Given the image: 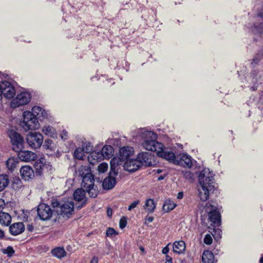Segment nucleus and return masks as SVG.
Segmentation results:
<instances>
[{"label": "nucleus", "instance_id": "nucleus-51", "mask_svg": "<svg viewBox=\"0 0 263 263\" xmlns=\"http://www.w3.org/2000/svg\"><path fill=\"white\" fill-rule=\"evenodd\" d=\"M213 232H214V233L212 234L214 237L218 238V236H219V237H221L220 235V233L221 232V231L220 230H219V229H216L215 228H214Z\"/></svg>", "mask_w": 263, "mask_h": 263}, {"label": "nucleus", "instance_id": "nucleus-50", "mask_svg": "<svg viewBox=\"0 0 263 263\" xmlns=\"http://www.w3.org/2000/svg\"><path fill=\"white\" fill-rule=\"evenodd\" d=\"M61 138L62 140H66L68 139V133L65 129H64L62 131L61 134Z\"/></svg>", "mask_w": 263, "mask_h": 263}, {"label": "nucleus", "instance_id": "nucleus-22", "mask_svg": "<svg viewBox=\"0 0 263 263\" xmlns=\"http://www.w3.org/2000/svg\"><path fill=\"white\" fill-rule=\"evenodd\" d=\"M202 261L203 263H215L213 253L210 250L204 251L202 254Z\"/></svg>", "mask_w": 263, "mask_h": 263}, {"label": "nucleus", "instance_id": "nucleus-16", "mask_svg": "<svg viewBox=\"0 0 263 263\" xmlns=\"http://www.w3.org/2000/svg\"><path fill=\"white\" fill-rule=\"evenodd\" d=\"M113 175H110L109 173L108 177H106L102 183L103 189L108 190L114 187L117 183L116 177Z\"/></svg>", "mask_w": 263, "mask_h": 263}, {"label": "nucleus", "instance_id": "nucleus-6", "mask_svg": "<svg viewBox=\"0 0 263 263\" xmlns=\"http://www.w3.org/2000/svg\"><path fill=\"white\" fill-rule=\"evenodd\" d=\"M31 99V95L27 92H22L18 94L15 98L13 99L10 106L12 108H17L20 106L28 104Z\"/></svg>", "mask_w": 263, "mask_h": 263}, {"label": "nucleus", "instance_id": "nucleus-5", "mask_svg": "<svg viewBox=\"0 0 263 263\" xmlns=\"http://www.w3.org/2000/svg\"><path fill=\"white\" fill-rule=\"evenodd\" d=\"M15 94L14 87L8 81H3L0 83V100L3 95L7 99H12Z\"/></svg>", "mask_w": 263, "mask_h": 263}, {"label": "nucleus", "instance_id": "nucleus-2", "mask_svg": "<svg viewBox=\"0 0 263 263\" xmlns=\"http://www.w3.org/2000/svg\"><path fill=\"white\" fill-rule=\"evenodd\" d=\"M198 181L201 185L202 191H200L199 197L202 201H206L211 193H213L215 182L213 176L205 170L201 171L198 176Z\"/></svg>", "mask_w": 263, "mask_h": 263}, {"label": "nucleus", "instance_id": "nucleus-48", "mask_svg": "<svg viewBox=\"0 0 263 263\" xmlns=\"http://www.w3.org/2000/svg\"><path fill=\"white\" fill-rule=\"evenodd\" d=\"M3 253L7 254L9 256H11L14 253V250L12 247L8 246Z\"/></svg>", "mask_w": 263, "mask_h": 263}, {"label": "nucleus", "instance_id": "nucleus-11", "mask_svg": "<svg viewBox=\"0 0 263 263\" xmlns=\"http://www.w3.org/2000/svg\"><path fill=\"white\" fill-rule=\"evenodd\" d=\"M137 158L141 162V166H151L156 164L155 156L150 153L141 152L138 155Z\"/></svg>", "mask_w": 263, "mask_h": 263}, {"label": "nucleus", "instance_id": "nucleus-13", "mask_svg": "<svg viewBox=\"0 0 263 263\" xmlns=\"http://www.w3.org/2000/svg\"><path fill=\"white\" fill-rule=\"evenodd\" d=\"M123 164L124 169L131 173L137 171L142 166L141 162H139V160L137 158L135 159L130 158Z\"/></svg>", "mask_w": 263, "mask_h": 263}, {"label": "nucleus", "instance_id": "nucleus-9", "mask_svg": "<svg viewBox=\"0 0 263 263\" xmlns=\"http://www.w3.org/2000/svg\"><path fill=\"white\" fill-rule=\"evenodd\" d=\"M48 113L47 111L40 106L34 105V130L38 129L40 127V124L38 120L43 121L47 119Z\"/></svg>", "mask_w": 263, "mask_h": 263}, {"label": "nucleus", "instance_id": "nucleus-64", "mask_svg": "<svg viewBox=\"0 0 263 263\" xmlns=\"http://www.w3.org/2000/svg\"><path fill=\"white\" fill-rule=\"evenodd\" d=\"M165 176H166V175H161V176H159V177H158L157 180H158V181L162 180H163V179H164V178H165Z\"/></svg>", "mask_w": 263, "mask_h": 263}, {"label": "nucleus", "instance_id": "nucleus-19", "mask_svg": "<svg viewBox=\"0 0 263 263\" xmlns=\"http://www.w3.org/2000/svg\"><path fill=\"white\" fill-rule=\"evenodd\" d=\"M20 174L23 179L25 181H29L32 179L33 169L31 166L25 165L22 166L20 169Z\"/></svg>", "mask_w": 263, "mask_h": 263}, {"label": "nucleus", "instance_id": "nucleus-56", "mask_svg": "<svg viewBox=\"0 0 263 263\" xmlns=\"http://www.w3.org/2000/svg\"><path fill=\"white\" fill-rule=\"evenodd\" d=\"M165 260H166V261L165 263H173L172 258L171 256H169L168 255H166L165 256Z\"/></svg>", "mask_w": 263, "mask_h": 263}, {"label": "nucleus", "instance_id": "nucleus-54", "mask_svg": "<svg viewBox=\"0 0 263 263\" xmlns=\"http://www.w3.org/2000/svg\"><path fill=\"white\" fill-rule=\"evenodd\" d=\"M169 252V248H168V245H166L165 247H164L162 250V253L164 254H165L166 255H167V254Z\"/></svg>", "mask_w": 263, "mask_h": 263}, {"label": "nucleus", "instance_id": "nucleus-14", "mask_svg": "<svg viewBox=\"0 0 263 263\" xmlns=\"http://www.w3.org/2000/svg\"><path fill=\"white\" fill-rule=\"evenodd\" d=\"M177 162L178 163L176 165H180L184 167L191 168L193 166L192 158L186 154H182L178 156Z\"/></svg>", "mask_w": 263, "mask_h": 263}, {"label": "nucleus", "instance_id": "nucleus-20", "mask_svg": "<svg viewBox=\"0 0 263 263\" xmlns=\"http://www.w3.org/2000/svg\"><path fill=\"white\" fill-rule=\"evenodd\" d=\"M82 178L81 185L83 187L86 188L87 186H94L95 178L94 176L91 173L84 176Z\"/></svg>", "mask_w": 263, "mask_h": 263}, {"label": "nucleus", "instance_id": "nucleus-59", "mask_svg": "<svg viewBox=\"0 0 263 263\" xmlns=\"http://www.w3.org/2000/svg\"><path fill=\"white\" fill-rule=\"evenodd\" d=\"M5 205V202L3 199L0 198V211L2 210Z\"/></svg>", "mask_w": 263, "mask_h": 263}, {"label": "nucleus", "instance_id": "nucleus-4", "mask_svg": "<svg viewBox=\"0 0 263 263\" xmlns=\"http://www.w3.org/2000/svg\"><path fill=\"white\" fill-rule=\"evenodd\" d=\"M20 126L27 132L30 130L27 135L26 139L29 144L32 146L33 141L31 139L33 138V131L32 126L33 125V113L29 111H25L23 114V120L21 122Z\"/></svg>", "mask_w": 263, "mask_h": 263}, {"label": "nucleus", "instance_id": "nucleus-8", "mask_svg": "<svg viewBox=\"0 0 263 263\" xmlns=\"http://www.w3.org/2000/svg\"><path fill=\"white\" fill-rule=\"evenodd\" d=\"M36 211L39 218L44 221L50 219L53 213L50 206L44 203L40 204Z\"/></svg>", "mask_w": 263, "mask_h": 263}, {"label": "nucleus", "instance_id": "nucleus-63", "mask_svg": "<svg viewBox=\"0 0 263 263\" xmlns=\"http://www.w3.org/2000/svg\"><path fill=\"white\" fill-rule=\"evenodd\" d=\"M183 193L182 192H180L178 193V195H177V198L178 199H182L183 198Z\"/></svg>", "mask_w": 263, "mask_h": 263}, {"label": "nucleus", "instance_id": "nucleus-17", "mask_svg": "<svg viewBox=\"0 0 263 263\" xmlns=\"http://www.w3.org/2000/svg\"><path fill=\"white\" fill-rule=\"evenodd\" d=\"M9 230L12 235L16 236L25 231V226L23 222H15L9 226Z\"/></svg>", "mask_w": 263, "mask_h": 263}, {"label": "nucleus", "instance_id": "nucleus-39", "mask_svg": "<svg viewBox=\"0 0 263 263\" xmlns=\"http://www.w3.org/2000/svg\"><path fill=\"white\" fill-rule=\"evenodd\" d=\"M31 211L28 210H23V213L21 215V218L22 219L24 222H27L29 221V217L30 215V213Z\"/></svg>", "mask_w": 263, "mask_h": 263}, {"label": "nucleus", "instance_id": "nucleus-31", "mask_svg": "<svg viewBox=\"0 0 263 263\" xmlns=\"http://www.w3.org/2000/svg\"><path fill=\"white\" fill-rule=\"evenodd\" d=\"M9 183V177L6 174L0 175V192L3 191Z\"/></svg>", "mask_w": 263, "mask_h": 263}, {"label": "nucleus", "instance_id": "nucleus-62", "mask_svg": "<svg viewBox=\"0 0 263 263\" xmlns=\"http://www.w3.org/2000/svg\"><path fill=\"white\" fill-rule=\"evenodd\" d=\"M90 263H98V258L97 257H93L90 261Z\"/></svg>", "mask_w": 263, "mask_h": 263}, {"label": "nucleus", "instance_id": "nucleus-49", "mask_svg": "<svg viewBox=\"0 0 263 263\" xmlns=\"http://www.w3.org/2000/svg\"><path fill=\"white\" fill-rule=\"evenodd\" d=\"M140 203L139 200H136L133 202L128 207V210L131 211L132 210L135 208L137 205Z\"/></svg>", "mask_w": 263, "mask_h": 263}, {"label": "nucleus", "instance_id": "nucleus-38", "mask_svg": "<svg viewBox=\"0 0 263 263\" xmlns=\"http://www.w3.org/2000/svg\"><path fill=\"white\" fill-rule=\"evenodd\" d=\"M94 186H87L84 188L86 191L88 192L89 196L91 198H95L98 195V191L93 189Z\"/></svg>", "mask_w": 263, "mask_h": 263}, {"label": "nucleus", "instance_id": "nucleus-45", "mask_svg": "<svg viewBox=\"0 0 263 263\" xmlns=\"http://www.w3.org/2000/svg\"><path fill=\"white\" fill-rule=\"evenodd\" d=\"M262 57V54L260 53H257L254 58L252 59V62H251V65L254 66L255 65H256L260 61Z\"/></svg>", "mask_w": 263, "mask_h": 263}, {"label": "nucleus", "instance_id": "nucleus-57", "mask_svg": "<svg viewBox=\"0 0 263 263\" xmlns=\"http://www.w3.org/2000/svg\"><path fill=\"white\" fill-rule=\"evenodd\" d=\"M184 177L186 178H192V173L189 172V171H187V172H185L184 173Z\"/></svg>", "mask_w": 263, "mask_h": 263}, {"label": "nucleus", "instance_id": "nucleus-33", "mask_svg": "<svg viewBox=\"0 0 263 263\" xmlns=\"http://www.w3.org/2000/svg\"><path fill=\"white\" fill-rule=\"evenodd\" d=\"M18 161L17 158H10L6 161V166L9 170L13 171L16 168Z\"/></svg>", "mask_w": 263, "mask_h": 263}, {"label": "nucleus", "instance_id": "nucleus-37", "mask_svg": "<svg viewBox=\"0 0 263 263\" xmlns=\"http://www.w3.org/2000/svg\"><path fill=\"white\" fill-rule=\"evenodd\" d=\"M83 152L82 148H76L74 151V157L78 160L83 159Z\"/></svg>", "mask_w": 263, "mask_h": 263}, {"label": "nucleus", "instance_id": "nucleus-7", "mask_svg": "<svg viewBox=\"0 0 263 263\" xmlns=\"http://www.w3.org/2000/svg\"><path fill=\"white\" fill-rule=\"evenodd\" d=\"M9 137L12 144V149L16 152L21 151L23 148L24 139L17 133L12 130L10 132Z\"/></svg>", "mask_w": 263, "mask_h": 263}, {"label": "nucleus", "instance_id": "nucleus-35", "mask_svg": "<svg viewBox=\"0 0 263 263\" xmlns=\"http://www.w3.org/2000/svg\"><path fill=\"white\" fill-rule=\"evenodd\" d=\"M22 186V181L19 177H14L12 181V187L14 190H18Z\"/></svg>", "mask_w": 263, "mask_h": 263}, {"label": "nucleus", "instance_id": "nucleus-40", "mask_svg": "<svg viewBox=\"0 0 263 263\" xmlns=\"http://www.w3.org/2000/svg\"><path fill=\"white\" fill-rule=\"evenodd\" d=\"M205 212L208 213H209L215 210H218L216 206L213 205L211 202H208L206 203L205 206Z\"/></svg>", "mask_w": 263, "mask_h": 263}, {"label": "nucleus", "instance_id": "nucleus-47", "mask_svg": "<svg viewBox=\"0 0 263 263\" xmlns=\"http://www.w3.org/2000/svg\"><path fill=\"white\" fill-rule=\"evenodd\" d=\"M203 242L205 244L208 245L212 244L213 242V239L211 236L209 234H207L205 235L203 239Z\"/></svg>", "mask_w": 263, "mask_h": 263}, {"label": "nucleus", "instance_id": "nucleus-46", "mask_svg": "<svg viewBox=\"0 0 263 263\" xmlns=\"http://www.w3.org/2000/svg\"><path fill=\"white\" fill-rule=\"evenodd\" d=\"M127 225V218L125 216H123L119 221V227L121 229H123Z\"/></svg>", "mask_w": 263, "mask_h": 263}, {"label": "nucleus", "instance_id": "nucleus-18", "mask_svg": "<svg viewBox=\"0 0 263 263\" xmlns=\"http://www.w3.org/2000/svg\"><path fill=\"white\" fill-rule=\"evenodd\" d=\"M123 163L120 162L118 158L114 157L110 162V175L117 176L118 174L119 166L122 165Z\"/></svg>", "mask_w": 263, "mask_h": 263}, {"label": "nucleus", "instance_id": "nucleus-60", "mask_svg": "<svg viewBox=\"0 0 263 263\" xmlns=\"http://www.w3.org/2000/svg\"><path fill=\"white\" fill-rule=\"evenodd\" d=\"M154 220V217L152 216H146V221L148 223L152 222Z\"/></svg>", "mask_w": 263, "mask_h": 263}, {"label": "nucleus", "instance_id": "nucleus-58", "mask_svg": "<svg viewBox=\"0 0 263 263\" xmlns=\"http://www.w3.org/2000/svg\"><path fill=\"white\" fill-rule=\"evenodd\" d=\"M112 214V209L110 207H108L107 209V215L108 217H111Z\"/></svg>", "mask_w": 263, "mask_h": 263}, {"label": "nucleus", "instance_id": "nucleus-36", "mask_svg": "<svg viewBox=\"0 0 263 263\" xmlns=\"http://www.w3.org/2000/svg\"><path fill=\"white\" fill-rule=\"evenodd\" d=\"M82 149L85 153H89L92 151L93 146L90 142H86L82 144Z\"/></svg>", "mask_w": 263, "mask_h": 263}, {"label": "nucleus", "instance_id": "nucleus-34", "mask_svg": "<svg viewBox=\"0 0 263 263\" xmlns=\"http://www.w3.org/2000/svg\"><path fill=\"white\" fill-rule=\"evenodd\" d=\"M76 172L81 177H83L91 173L90 167L89 165H82Z\"/></svg>", "mask_w": 263, "mask_h": 263}, {"label": "nucleus", "instance_id": "nucleus-32", "mask_svg": "<svg viewBox=\"0 0 263 263\" xmlns=\"http://www.w3.org/2000/svg\"><path fill=\"white\" fill-rule=\"evenodd\" d=\"M176 206V204L170 199L166 200L163 203L162 210L164 212H168L173 210Z\"/></svg>", "mask_w": 263, "mask_h": 263}, {"label": "nucleus", "instance_id": "nucleus-42", "mask_svg": "<svg viewBox=\"0 0 263 263\" xmlns=\"http://www.w3.org/2000/svg\"><path fill=\"white\" fill-rule=\"evenodd\" d=\"M118 234V232L116 231L114 228H108L106 232V235L109 237H112Z\"/></svg>", "mask_w": 263, "mask_h": 263}, {"label": "nucleus", "instance_id": "nucleus-15", "mask_svg": "<svg viewBox=\"0 0 263 263\" xmlns=\"http://www.w3.org/2000/svg\"><path fill=\"white\" fill-rule=\"evenodd\" d=\"M209 214V220L211 222V225L214 227L221 225V215L218 210L213 211Z\"/></svg>", "mask_w": 263, "mask_h": 263}, {"label": "nucleus", "instance_id": "nucleus-55", "mask_svg": "<svg viewBox=\"0 0 263 263\" xmlns=\"http://www.w3.org/2000/svg\"><path fill=\"white\" fill-rule=\"evenodd\" d=\"M258 71L256 70H252L251 73V77H252L253 79L255 78V77L257 76Z\"/></svg>", "mask_w": 263, "mask_h": 263}, {"label": "nucleus", "instance_id": "nucleus-3", "mask_svg": "<svg viewBox=\"0 0 263 263\" xmlns=\"http://www.w3.org/2000/svg\"><path fill=\"white\" fill-rule=\"evenodd\" d=\"M51 204L54 208L58 215H61L63 217L66 216L69 217L74 210V203L72 201L61 202L57 198H52Z\"/></svg>", "mask_w": 263, "mask_h": 263}, {"label": "nucleus", "instance_id": "nucleus-10", "mask_svg": "<svg viewBox=\"0 0 263 263\" xmlns=\"http://www.w3.org/2000/svg\"><path fill=\"white\" fill-rule=\"evenodd\" d=\"M37 159V155L34 153V161H35L34 163V168L35 171H34V177H39L40 179L43 178V167L45 165L46 159L44 157H41L39 159Z\"/></svg>", "mask_w": 263, "mask_h": 263}, {"label": "nucleus", "instance_id": "nucleus-53", "mask_svg": "<svg viewBox=\"0 0 263 263\" xmlns=\"http://www.w3.org/2000/svg\"><path fill=\"white\" fill-rule=\"evenodd\" d=\"M86 201H87V200L85 199H84L82 202L80 204V205H78L76 206V208L78 209V210H80L81 209V208H82L84 206H85V205L86 204Z\"/></svg>", "mask_w": 263, "mask_h": 263}, {"label": "nucleus", "instance_id": "nucleus-61", "mask_svg": "<svg viewBox=\"0 0 263 263\" xmlns=\"http://www.w3.org/2000/svg\"><path fill=\"white\" fill-rule=\"evenodd\" d=\"M5 237L4 232L0 229V239H2Z\"/></svg>", "mask_w": 263, "mask_h": 263}, {"label": "nucleus", "instance_id": "nucleus-44", "mask_svg": "<svg viewBox=\"0 0 263 263\" xmlns=\"http://www.w3.org/2000/svg\"><path fill=\"white\" fill-rule=\"evenodd\" d=\"M108 169V164L105 162L101 163L98 167L99 172L103 173Z\"/></svg>", "mask_w": 263, "mask_h": 263}, {"label": "nucleus", "instance_id": "nucleus-28", "mask_svg": "<svg viewBox=\"0 0 263 263\" xmlns=\"http://www.w3.org/2000/svg\"><path fill=\"white\" fill-rule=\"evenodd\" d=\"M52 254L58 258H62L66 255V252L63 248L57 247L51 250Z\"/></svg>", "mask_w": 263, "mask_h": 263}, {"label": "nucleus", "instance_id": "nucleus-25", "mask_svg": "<svg viewBox=\"0 0 263 263\" xmlns=\"http://www.w3.org/2000/svg\"><path fill=\"white\" fill-rule=\"evenodd\" d=\"M185 249V242L182 241H175L173 243V251L177 254H181Z\"/></svg>", "mask_w": 263, "mask_h": 263}, {"label": "nucleus", "instance_id": "nucleus-26", "mask_svg": "<svg viewBox=\"0 0 263 263\" xmlns=\"http://www.w3.org/2000/svg\"><path fill=\"white\" fill-rule=\"evenodd\" d=\"M11 222V216L5 212H0V223L5 226H8Z\"/></svg>", "mask_w": 263, "mask_h": 263}, {"label": "nucleus", "instance_id": "nucleus-43", "mask_svg": "<svg viewBox=\"0 0 263 263\" xmlns=\"http://www.w3.org/2000/svg\"><path fill=\"white\" fill-rule=\"evenodd\" d=\"M53 141L50 139H46L45 140L44 144L43 145V147L47 149L53 150V146H52Z\"/></svg>", "mask_w": 263, "mask_h": 263}, {"label": "nucleus", "instance_id": "nucleus-30", "mask_svg": "<svg viewBox=\"0 0 263 263\" xmlns=\"http://www.w3.org/2000/svg\"><path fill=\"white\" fill-rule=\"evenodd\" d=\"M18 153V157L20 159V160L22 161L28 162L31 160V152L27 151H23L21 149V151H19L17 152Z\"/></svg>", "mask_w": 263, "mask_h": 263}, {"label": "nucleus", "instance_id": "nucleus-1", "mask_svg": "<svg viewBox=\"0 0 263 263\" xmlns=\"http://www.w3.org/2000/svg\"><path fill=\"white\" fill-rule=\"evenodd\" d=\"M143 137L145 139L142 145L144 148L149 151L156 152L158 157L167 160L171 163H178V156H176L172 151H165L166 148L164 145L156 140L157 135L155 133L147 131L143 134Z\"/></svg>", "mask_w": 263, "mask_h": 263}, {"label": "nucleus", "instance_id": "nucleus-29", "mask_svg": "<svg viewBox=\"0 0 263 263\" xmlns=\"http://www.w3.org/2000/svg\"><path fill=\"white\" fill-rule=\"evenodd\" d=\"M43 136L42 134L38 132H34V140L36 143L34 142V148H38L41 147L43 141Z\"/></svg>", "mask_w": 263, "mask_h": 263}, {"label": "nucleus", "instance_id": "nucleus-21", "mask_svg": "<svg viewBox=\"0 0 263 263\" xmlns=\"http://www.w3.org/2000/svg\"><path fill=\"white\" fill-rule=\"evenodd\" d=\"M103 159L102 154H101L100 152H97L96 151L90 153L88 157V160L91 164H94L96 161L98 162Z\"/></svg>", "mask_w": 263, "mask_h": 263}, {"label": "nucleus", "instance_id": "nucleus-23", "mask_svg": "<svg viewBox=\"0 0 263 263\" xmlns=\"http://www.w3.org/2000/svg\"><path fill=\"white\" fill-rule=\"evenodd\" d=\"M114 148L112 146L109 145H105L104 146L100 153L102 154V157L104 159H109L112 155Z\"/></svg>", "mask_w": 263, "mask_h": 263}, {"label": "nucleus", "instance_id": "nucleus-24", "mask_svg": "<svg viewBox=\"0 0 263 263\" xmlns=\"http://www.w3.org/2000/svg\"><path fill=\"white\" fill-rule=\"evenodd\" d=\"M143 207L148 213H152L154 212L156 209V203L155 202L154 199L149 198L146 200Z\"/></svg>", "mask_w": 263, "mask_h": 263}, {"label": "nucleus", "instance_id": "nucleus-12", "mask_svg": "<svg viewBox=\"0 0 263 263\" xmlns=\"http://www.w3.org/2000/svg\"><path fill=\"white\" fill-rule=\"evenodd\" d=\"M134 151L132 147L130 146H123L120 148L119 156V160L122 163H124L125 161H127L130 157L133 156Z\"/></svg>", "mask_w": 263, "mask_h": 263}, {"label": "nucleus", "instance_id": "nucleus-41", "mask_svg": "<svg viewBox=\"0 0 263 263\" xmlns=\"http://www.w3.org/2000/svg\"><path fill=\"white\" fill-rule=\"evenodd\" d=\"M43 132L46 135H49L51 137H54L53 136L52 127L51 126H45L42 129Z\"/></svg>", "mask_w": 263, "mask_h": 263}, {"label": "nucleus", "instance_id": "nucleus-27", "mask_svg": "<svg viewBox=\"0 0 263 263\" xmlns=\"http://www.w3.org/2000/svg\"><path fill=\"white\" fill-rule=\"evenodd\" d=\"M73 195L75 200L81 201L85 197V192L84 190L82 188L77 189L74 191Z\"/></svg>", "mask_w": 263, "mask_h": 263}, {"label": "nucleus", "instance_id": "nucleus-52", "mask_svg": "<svg viewBox=\"0 0 263 263\" xmlns=\"http://www.w3.org/2000/svg\"><path fill=\"white\" fill-rule=\"evenodd\" d=\"M256 27L260 33H263V22L259 24Z\"/></svg>", "mask_w": 263, "mask_h": 263}]
</instances>
